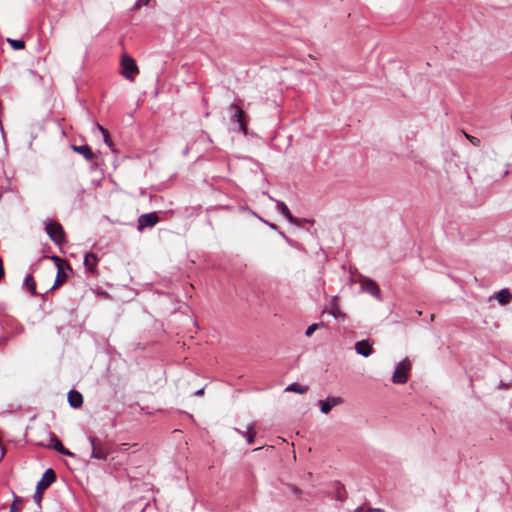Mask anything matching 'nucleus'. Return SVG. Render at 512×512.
Returning a JSON list of instances; mask_svg holds the SVG:
<instances>
[{
    "label": "nucleus",
    "mask_w": 512,
    "mask_h": 512,
    "mask_svg": "<svg viewBox=\"0 0 512 512\" xmlns=\"http://www.w3.org/2000/svg\"><path fill=\"white\" fill-rule=\"evenodd\" d=\"M56 480V474L53 469H47L40 481L37 483L36 492L33 496L34 502L40 506L43 499V492Z\"/></svg>",
    "instance_id": "obj_1"
},
{
    "label": "nucleus",
    "mask_w": 512,
    "mask_h": 512,
    "mask_svg": "<svg viewBox=\"0 0 512 512\" xmlns=\"http://www.w3.org/2000/svg\"><path fill=\"white\" fill-rule=\"evenodd\" d=\"M45 231L56 245L60 246L65 242V232L60 223L53 220L45 222Z\"/></svg>",
    "instance_id": "obj_2"
},
{
    "label": "nucleus",
    "mask_w": 512,
    "mask_h": 512,
    "mask_svg": "<svg viewBox=\"0 0 512 512\" xmlns=\"http://www.w3.org/2000/svg\"><path fill=\"white\" fill-rule=\"evenodd\" d=\"M121 74L128 80L133 81L136 75L139 73V69L135 60L129 55L125 54L122 56L121 61Z\"/></svg>",
    "instance_id": "obj_3"
},
{
    "label": "nucleus",
    "mask_w": 512,
    "mask_h": 512,
    "mask_svg": "<svg viewBox=\"0 0 512 512\" xmlns=\"http://www.w3.org/2000/svg\"><path fill=\"white\" fill-rule=\"evenodd\" d=\"M411 369V363L409 360L405 359L401 361L397 367L395 368V371L392 376V381L395 384H404L407 382L409 378V372Z\"/></svg>",
    "instance_id": "obj_4"
},
{
    "label": "nucleus",
    "mask_w": 512,
    "mask_h": 512,
    "mask_svg": "<svg viewBox=\"0 0 512 512\" xmlns=\"http://www.w3.org/2000/svg\"><path fill=\"white\" fill-rule=\"evenodd\" d=\"M229 111L231 112V121L233 123H237L239 126V130L246 135L248 131L247 121L245 120L244 111L236 104L232 103L229 106Z\"/></svg>",
    "instance_id": "obj_5"
},
{
    "label": "nucleus",
    "mask_w": 512,
    "mask_h": 512,
    "mask_svg": "<svg viewBox=\"0 0 512 512\" xmlns=\"http://www.w3.org/2000/svg\"><path fill=\"white\" fill-rule=\"evenodd\" d=\"M159 222L156 212L142 214L137 221V229L143 231L145 228H152Z\"/></svg>",
    "instance_id": "obj_6"
},
{
    "label": "nucleus",
    "mask_w": 512,
    "mask_h": 512,
    "mask_svg": "<svg viewBox=\"0 0 512 512\" xmlns=\"http://www.w3.org/2000/svg\"><path fill=\"white\" fill-rule=\"evenodd\" d=\"M348 284L349 285L359 284V286H360L359 288H361V289L378 288L377 284L373 280L366 278L357 272L350 273Z\"/></svg>",
    "instance_id": "obj_7"
},
{
    "label": "nucleus",
    "mask_w": 512,
    "mask_h": 512,
    "mask_svg": "<svg viewBox=\"0 0 512 512\" xmlns=\"http://www.w3.org/2000/svg\"><path fill=\"white\" fill-rule=\"evenodd\" d=\"M53 260L56 262L57 276H56L55 282L51 288H58L60 285H62L64 283L65 279L67 278V273L64 268L65 263L63 260H61L57 256H54Z\"/></svg>",
    "instance_id": "obj_8"
},
{
    "label": "nucleus",
    "mask_w": 512,
    "mask_h": 512,
    "mask_svg": "<svg viewBox=\"0 0 512 512\" xmlns=\"http://www.w3.org/2000/svg\"><path fill=\"white\" fill-rule=\"evenodd\" d=\"M341 403H343V399L341 397H328L326 400H321L319 402L321 412L324 414H328L334 406Z\"/></svg>",
    "instance_id": "obj_9"
},
{
    "label": "nucleus",
    "mask_w": 512,
    "mask_h": 512,
    "mask_svg": "<svg viewBox=\"0 0 512 512\" xmlns=\"http://www.w3.org/2000/svg\"><path fill=\"white\" fill-rule=\"evenodd\" d=\"M269 199L271 201H274L276 203V206H277V209L278 211L292 224H296L297 220L296 218L293 217V215L291 214L289 208L287 207V205L283 202V201H280V200H276L274 199L273 197L269 196Z\"/></svg>",
    "instance_id": "obj_10"
},
{
    "label": "nucleus",
    "mask_w": 512,
    "mask_h": 512,
    "mask_svg": "<svg viewBox=\"0 0 512 512\" xmlns=\"http://www.w3.org/2000/svg\"><path fill=\"white\" fill-rule=\"evenodd\" d=\"M355 350L358 354H360L364 357H368L369 355H371V353L373 351L372 345L369 343L368 340L358 341L355 344Z\"/></svg>",
    "instance_id": "obj_11"
},
{
    "label": "nucleus",
    "mask_w": 512,
    "mask_h": 512,
    "mask_svg": "<svg viewBox=\"0 0 512 512\" xmlns=\"http://www.w3.org/2000/svg\"><path fill=\"white\" fill-rule=\"evenodd\" d=\"M68 402L71 407L79 408V407H81V405L83 403V397H82L81 393H79L78 391L71 390L68 393Z\"/></svg>",
    "instance_id": "obj_12"
},
{
    "label": "nucleus",
    "mask_w": 512,
    "mask_h": 512,
    "mask_svg": "<svg viewBox=\"0 0 512 512\" xmlns=\"http://www.w3.org/2000/svg\"><path fill=\"white\" fill-rule=\"evenodd\" d=\"M496 299L501 305L509 303L512 299V294L509 290H500L490 297V300Z\"/></svg>",
    "instance_id": "obj_13"
},
{
    "label": "nucleus",
    "mask_w": 512,
    "mask_h": 512,
    "mask_svg": "<svg viewBox=\"0 0 512 512\" xmlns=\"http://www.w3.org/2000/svg\"><path fill=\"white\" fill-rule=\"evenodd\" d=\"M51 447L62 455H73L72 452H70L67 448L63 446L62 442L55 435H52L51 437Z\"/></svg>",
    "instance_id": "obj_14"
},
{
    "label": "nucleus",
    "mask_w": 512,
    "mask_h": 512,
    "mask_svg": "<svg viewBox=\"0 0 512 512\" xmlns=\"http://www.w3.org/2000/svg\"><path fill=\"white\" fill-rule=\"evenodd\" d=\"M98 132H100L103 136V141L104 143L107 145V147L112 151V152H116V149H115V146H114V143L112 141V138L109 134V132L104 128L102 127L100 124H98Z\"/></svg>",
    "instance_id": "obj_15"
},
{
    "label": "nucleus",
    "mask_w": 512,
    "mask_h": 512,
    "mask_svg": "<svg viewBox=\"0 0 512 512\" xmlns=\"http://www.w3.org/2000/svg\"><path fill=\"white\" fill-rule=\"evenodd\" d=\"M73 150L84 156L85 159L91 160L94 156L92 149L88 145L72 146Z\"/></svg>",
    "instance_id": "obj_16"
},
{
    "label": "nucleus",
    "mask_w": 512,
    "mask_h": 512,
    "mask_svg": "<svg viewBox=\"0 0 512 512\" xmlns=\"http://www.w3.org/2000/svg\"><path fill=\"white\" fill-rule=\"evenodd\" d=\"M84 265L88 271L94 272L96 267V255L94 253H87L84 257Z\"/></svg>",
    "instance_id": "obj_17"
},
{
    "label": "nucleus",
    "mask_w": 512,
    "mask_h": 512,
    "mask_svg": "<svg viewBox=\"0 0 512 512\" xmlns=\"http://www.w3.org/2000/svg\"><path fill=\"white\" fill-rule=\"evenodd\" d=\"M287 391L304 394L309 390L308 386L301 385L299 383H292L287 388Z\"/></svg>",
    "instance_id": "obj_18"
},
{
    "label": "nucleus",
    "mask_w": 512,
    "mask_h": 512,
    "mask_svg": "<svg viewBox=\"0 0 512 512\" xmlns=\"http://www.w3.org/2000/svg\"><path fill=\"white\" fill-rule=\"evenodd\" d=\"M23 503V499L16 496L11 504L10 512H21Z\"/></svg>",
    "instance_id": "obj_19"
},
{
    "label": "nucleus",
    "mask_w": 512,
    "mask_h": 512,
    "mask_svg": "<svg viewBox=\"0 0 512 512\" xmlns=\"http://www.w3.org/2000/svg\"><path fill=\"white\" fill-rule=\"evenodd\" d=\"M8 43L14 50H21L25 47V43L20 39H7Z\"/></svg>",
    "instance_id": "obj_20"
},
{
    "label": "nucleus",
    "mask_w": 512,
    "mask_h": 512,
    "mask_svg": "<svg viewBox=\"0 0 512 512\" xmlns=\"http://www.w3.org/2000/svg\"><path fill=\"white\" fill-rule=\"evenodd\" d=\"M330 313L334 317H343L344 316V313L341 311V309L337 305L336 298L333 299L332 308H331Z\"/></svg>",
    "instance_id": "obj_21"
},
{
    "label": "nucleus",
    "mask_w": 512,
    "mask_h": 512,
    "mask_svg": "<svg viewBox=\"0 0 512 512\" xmlns=\"http://www.w3.org/2000/svg\"><path fill=\"white\" fill-rule=\"evenodd\" d=\"M25 288H36V282L31 274L26 275L24 278Z\"/></svg>",
    "instance_id": "obj_22"
},
{
    "label": "nucleus",
    "mask_w": 512,
    "mask_h": 512,
    "mask_svg": "<svg viewBox=\"0 0 512 512\" xmlns=\"http://www.w3.org/2000/svg\"><path fill=\"white\" fill-rule=\"evenodd\" d=\"M324 325L321 323V324H318V323H314L312 325H310L306 332H305V335L307 337H310L317 329H319L320 327H323Z\"/></svg>",
    "instance_id": "obj_23"
},
{
    "label": "nucleus",
    "mask_w": 512,
    "mask_h": 512,
    "mask_svg": "<svg viewBox=\"0 0 512 512\" xmlns=\"http://www.w3.org/2000/svg\"><path fill=\"white\" fill-rule=\"evenodd\" d=\"M255 436H256V431L254 430V428L252 426H250L248 428V432H247V442L249 444H252L254 442Z\"/></svg>",
    "instance_id": "obj_24"
},
{
    "label": "nucleus",
    "mask_w": 512,
    "mask_h": 512,
    "mask_svg": "<svg viewBox=\"0 0 512 512\" xmlns=\"http://www.w3.org/2000/svg\"><path fill=\"white\" fill-rule=\"evenodd\" d=\"M151 0H137L132 7L133 10L139 9L142 6H147Z\"/></svg>",
    "instance_id": "obj_25"
},
{
    "label": "nucleus",
    "mask_w": 512,
    "mask_h": 512,
    "mask_svg": "<svg viewBox=\"0 0 512 512\" xmlns=\"http://www.w3.org/2000/svg\"><path fill=\"white\" fill-rule=\"evenodd\" d=\"M89 441H90L91 447H92L91 457L96 458V438L90 436Z\"/></svg>",
    "instance_id": "obj_26"
},
{
    "label": "nucleus",
    "mask_w": 512,
    "mask_h": 512,
    "mask_svg": "<svg viewBox=\"0 0 512 512\" xmlns=\"http://www.w3.org/2000/svg\"><path fill=\"white\" fill-rule=\"evenodd\" d=\"M97 457H98V459H101V458H105V457H106V454L103 452L102 447H100L99 445H98V454H97Z\"/></svg>",
    "instance_id": "obj_27"
},
{
    "label": "nucleus",
    "mask_w": 512,
    "mask_h": 512,
    "mask_svg": "<svg viewBox=\"0 0 512 512\" xmlns=\"http://www.w3.org/2000/svg\"><path fill=\"white\" fill-rule=\"evenodd\" d=\"M466 137L470 140V142H471L472 144H474V145H479V143H480V140H479V139H477V138H475V137H470V136H468L467 134H466Z\"/></svg>",
    "instance_id": "obj_28"
},
{
    "label": "nucleus",
    "mask_w": 512,
    "mask_h": 512,
    "mask_svg": "<svg viewBox=\"0 0 512 512\" xmlns=\"http://www.w3.org/2000/svg\"><path fill=\"white\" fill-rule=\"evenodd\" d=\"M291 491L297 496H300L302 493V491L296 486H291Z\"/></svg>",
    "instance_id": "obj_29"
},
{
    "label": "nucleus",
    "mask_w": 512,
    "mask_h": 512,
    "mask_svg": "<svg viewBox=\"0 0 512 512\" xmlns=\"http://www.w3.org/2000/svg\"><path fill=\"white\" fill-rule=\"evenodd\" d=\"M369 291H370V292H371V294H372L373 296H375L376 298H378V297H379V295H380V290H378V289H375V290H369Z\"/></svg>",
    "instance_id": "obj_30"
},
{
    "label": "nucleus",
    "mask_w": 512,
    "mask_h": 512,
    "mask_svg": "<svg viewBox=\"0 0 512 512\" xmlns=\"http://www.w3.org/2000/svg\"><path fill=\"white\" fill-rule=\"evenodd\" d=\"M367 512H383L381 508H369Z\"/></svg>",
    "instance_id": "obj_31"
},
{
    "label": "nucleus",
    "mask_w": 512,
    "mask_h": 512,
    "mask_svg": "<svg viewBox=\"0 0 512 512\" xmlns=\"http://www.w3.org/2000/svg\"><path fill=\"white\" fill-rule=\"evenodd\" d=\"M204 394V388H201L195 392L196 396H202Z\"/></svg>",
    "instance_id": "obj_32"
},
{
    "label": "nucleus",
    "mask_w": 512,
    "mask_h": 512,
    "mask_svg": "<svg viewBox=\"0 0 512 512\" xmlns=\"http://www.w3.org/2000/svg\"><path fill=\"white\" fill-rule=\"evenodd\" d=\"M271 229L277 230V226L273 223L268 224Z\"/></svg>",
    "instance_id": "obj_33"
},
{
    "label": "nucleus",
    "mask_w": 512,
    "mask_h": 512,
    "mask_svg": "<svg viewBox=\"0 0 512 512\" xmlns=\"http://www.w3.org/2000/svg\"><path fill=\"white\" fill-rule=\"evenodd\" d=\"M97 295L98 296H106V292H101L100 290H98Z\"/></svg>",
    "instance_id": "obj_34"
},
{
    "label": "nucleus",
    "mask_w": 512,
    "mask_h": 512,
    "mask_svg": "<svg viewBox=\"0 0 512 512\" xmlns=\"http://www.w3.org/2000/svg\"><path fill=\"white\" fill-rule=\"evenodd\" d=\"M30 291H31V294H32V295H37V293H36V290H35V289H32V290H30Z\"/></svg>",
    "instance_id": "obj_35"
},
{
    "label": "nucleus",
    "mask_w": 512,
    "mask_h": 512,
    "mask_svg": "<svg viewBox=\"0 0 512 512\" xmlns=\"http://www.w3.org/2000/svg\"><path fill=\"white\" fill-rule=\"evenodd\" d=\"M279 234L285 237V234L282 231H279Z\"/></svg>",
    "instance_id": "obj_36"
}]
</instances>
